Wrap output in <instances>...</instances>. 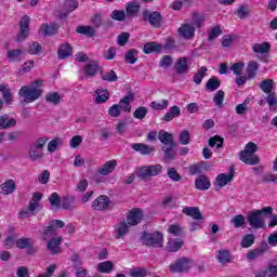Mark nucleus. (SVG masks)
Listing matches in <instances>:
<instances>
[{"label": "nucleus", "instance_id": "obj_1", "mask_svg": "<svg viewBox=\"0 0 277 277\" xmlns=\"http://www.w3.org/2000/svg\"><path fill=\"white\" fill-rule=\"evenodd\" d=\"M42 80H35L30 83V85H24L18 91V96L24 98V103H34L38 101L40 96L43 94L42 88Z\"/></svg>", "mask_w": 277, "mask_h": 277}, {"label": "nucleus", "instance_id": "obj_2", "mask_svg": "<svg viewBox=\"0 0 277 277\" xmlns=\"http://www.w3.org/2000/svg\"><path fill=\"white\" fill-rule=\"evenodd\" d=\"M272 211H274L272 207H265L262 210H253L249 212L247 216V222L249 223V226L255 229L265 228V219H263V216L272 215Z\"/></svg>", "mask_w": 277, "mask_h": 277}, {"label": "nucleus", "instance_id": "obj_3", "mask_svg": "<svg viewBox=\"0 0 277 277\" xmlns=\"http://www.w3.org/2000/svg\"><path fill=\"white\" fill-rule=\"evenodd\" d=\"M259 150V146L254 142H250L245 146V149L240 151L239 159L247 166H259L261 163V158H259L254 153Z\"/></svg>", "mask_w": 277, "mask_h": 277}, {"label": "nucleus", "instance_id": "obj_4", "mask_svg": "<svg viewBox=\"0 0 277 277\" xmlns=\"http://www.w3.org/2000/svg\"><path fill=\"white\" fill-rule=\"evenodd\" d=\"M47 142H49V137L41 136L32 143L28 151L31 161H40L44 157V144Z\"/></svg>", "mask_w": 277, "mask_h": 277}, {"label": "nucleus", "instance_id": "obj_5", "mask_svg": "<svg viewBox=\"0 0 277 277\" xmlns=\"http://www.w3.org/2000/svg\"><path fill=\"white\" fill-rule=\"evenodd\" d=\"M141 241L143 246H147L148 248H163V234L159 232H143Z\"/></svg>", "mask_w": 277, "mask_h": 277}, {"label": "nucleus", "instance_id": "obj_6", "mask_svg": "<svg viewBox=\"0 0 277 277\" xmlns=\"http://www.w3.org/2000/svg\"><path fill=\"white\" fill-rule=\"evenodd\" d=\"M192 265H194L192 259L180 258L170 264L169 269L173 274H183L185 272H189V269H192Z\"/></svg>", "mask_w": 277, "mask_h": 277}, {"label": "nucleus", "instance_id": "obj_7", "mask_svg": "<svg viewBox=\"0 0 277 277\" xmlns=\"http://www.w3.org/2000/svg\"><path fill=\"white\" fill-rule=\"evenodd\" d=\"M161 170H163V167L161 164L142 167L137 171V176L143 181H148L150 176H157L161 174Z\"/></svg>", "mask_w": 277, "mask_h": 277}, {"label": "nucleus", "instance_id": "obj_8", "mask_svg": "<svg viewBox=\"0 0 277 277\" xmlns=\"http://www.w3.org/2000/svg\"><path fill=\"white\" fill-rule=\"evenodd\" d=\"M91 207L94 211H107L111 207V200L107 195H101L92 202Z\"/></svg>", "mask_w": 277, "mask_h": 277}, {"label": "nucleus", "instance_id": "obj_9", "mask_svg": "<svg viewBox=\"0 0 277 277\" xmlns=\"http://www.w3.org/2000/svg\"><path fill=\"white\" fill-rule=\"evenodd\" d=\"M144 220V211L140 208L132 209L127 215L129 226H137Z\"/></svg>", "mask_w": 277, "mask_h": 277}, {"label": "nucleus", "instance_id": "obj_10", "mask_svg": "<svg viewBox=\"0 0 277 277\" xmlns=\"http://www.w3.org/2000/svg\"><path fill=\"white\" fill-rule=\"evenodd\" d=\"M143 18L144 21H148L151 27L156 28L161 27V23H163V19L161 18V13L159 12L143 11Z\"/></svg>", "mask_w": 277, "mask_h": 277}, {"label": "nucleus", "instance_id": "obj_11", "mask_svg": "<svg viewBox=\"0 0 277 277\" xmlns=\"http://www.w3.org/2000/svg\"><path fill=\"white\" fill-rule=\"evenodd\" d=\"M129 223L124 219H119L115 225V237L116 239H122L126 235H129Z\"/></svg>", "mask_w": 277, "mask_h": 277}, {"label": "nucleus", "instance_id": "obj_12", "mask_svg": "<svg viewBox=\"0 0 277 277\" xmlns=\"http://www.w3.org/2000/svg\"><path fill=\"white\" fill-rule=\"evenodd\" d=\"M177 31L184 40H193L194 36H196V27L187 23L183 24Z\"/></svg>", "mask_w": 277, "mask_h": 277}, {"label": "nucleus", "instance_id": "obj_13", "mask_svg": "<svg viewBox=\"0 0 277 277\" xmlns=\"http://www.w3.org/2000/svg\"><path fill=\"white\" fill-rule=\"evenodd\" d=\"M29 16L25 15L22 17L19 27L21 31L17 36V42H23V40H26L29 36Z\"/></svg>", "mask_w": 277, "mask_h": 277}, {"label": "nucleus", "instance_id": "obj_14", "mask_svg": "<svg viewBox=\"0 0 277 277\" xmlns=\"http://www.w3.org/2000/svg\"><path fill=\"white\" fill-rule=\"evenodd\" d=\"M195 187L199 192H207L211 187V180L207 175H199L195 181Z\"/></svg>", "mask_w": 277, "mask_h": 277}, {"label": "nucleus", "instance_id": "obj_15", "mask_svg": "<svg viewBox=\"0 0 277 277\" xmlns=\"http://www.w3.org/2000/svg\"><path fill=\"white\" fill-rule=\"evenodd\" d=\"M131 148L140 155H150V153H155V147L146 145L144 143H134L131 145Z\"/></svg>", "mask_w": 277, "mask_h": 277}, {"label": "nucleus", "instance_id": "obj_16", "mask_svg": "<svg viewBox=\"0 0 277 277\" xmlns=\"http://www.w3.org/2000/svg\"><path fill=\"white\" fill-rule=\"evenodd\" d=\"M158 140L161 144H164V146H176V144H174V136L166 130H160L158 132Z\"/></svg>", "mask_w": 277, "mask_h": 277}, {"label": "nucleus", "instance_id": "obj_17", "mask_svg": "<svg viewBox=\"0 0 277 277\" xmlns=\"http://www.w3.org/2000/svg\"><path fill=\"white\" fill-rule=\"evenodd\" d=\"M62 237H57V238H51L48 241V250H50L51 254H60L62 252V248L60 246H62Z\"/></svg>", "mask_w": 277, "mask_h": 277}, {"label": "nucleus", "instance_id": "obj_18", "mask_svg": "<svg viewBox=\"0 0 277 277\" xmlns=\"http://www.w3.org/2000/svg\"><path fill=\"white\" fill-rule=\"evenodd\" d=\"M116 166H118L116 160L107 161L105 164L98 168L97 172L98 174H102V176H108V174H111V172L116 170Z\"/></svg>", "mask_w": 277, "mask_h": 277}, {"label": "nucleus", "instance_id": "obj_19", "mask_svg": "<svg viewBox=\"0 0 277 277\" xmlns=\"http://www.w3.org/2000/svg\"><path fill=\"white\" fill-rule=\"evenodd\" d=\"M65 12L58 15L60 18H66L70 12H75L79 8L77 0H66L64 3Z\"/></svg>", "mask_w": 277, "mask_h": 277}, {"label": "nucleus", "instance_id": "obj_20", "mask_svg": "<svg viewBox=\"0 0 277 277\" xmlns=\"http://www.w3.org/2000/svg\"><path fill=\"white\" fill-rule=\"evenodd\" d=\"M175 72L177 75H185L189 71V65H187V57H180L174 64Z\"/></svg>", "mask_w": 277, "mask_h": 277}, {"label": "nucleus", "instance_id": "obj_21", "mask_svg": "<svg viewBox=\"0 0 277 277\" xmlns=\"http://www.w3.org/2000/svg\"><path fill=\"white\" fill-rule=\"evenodd\" d=\"M58 28L60 26H57L56 24H42L39 29V36H55Z\"/></svg>", "mask_w": 277, "mask_h": 277}, {"label": "nucleus", "instance_id": "obj_22", "mask_svg": "<svg viewBox=\"0 0 277 277\" xmlns=\"http://www.w3.org/2000/svg\"><path fill=\"white\" fill-rule=\"evenodd\" d=\"M140 2L137 1H131L126 6V15L129 18H133L134 16H137V13L140 12Z\"/></svg>", "mask_w": 277, "mask_h": 277}, {"label": "nucleus", "instance_id": "obj_23", "mask_svg": "<svg viewBox=\"0 0 277 277\" xmlns=\"http://www.w3.org/2000/svg\"><path fill=\"white\" fill-rule=\"evenodd\" d=\"M134 98L135 97L133 94H128L123 98H121L119 104H117V105H119V108L122 111H126L129 114L131 111V103H133Z\"/></svg>", "mask_w": 277, "mask_h": 277}, {"label": "nucleus", "instance_id": "obj_24", "mask_svg": "<svg viewBox=\"0 0 277 277\" xmlns=\"http://www.w3.org/2000/svg\"><path fill=\"white\" fill-rule=\"evenodd\" d=\"M0 193H2L4 196H10V194H14L16 190V183L14 180H8L0 186Z\"/></svg>", "mask_w": 277, "mask_h": 277}, {"label": "nucleus", "instance_id": "obj_25", "mask_svg": "<svg viewBox=\"0 0 277 277\" xmlns=\"http://www.w3.org/2000/svg\"><path fill=\"white\" fill-rule=\"evenodd\" d=\"M253 53H259L260 55H267L272 51V44L269 42L255 43L252 47Z\"/></svg>", "mask_w": 277, "mask_h": 277}, {"label": "nucleus", "instance_id": "obj_26", "mask_svg": "<svg viewBox=\"0 0 277 277\" xmlns=\"http://www.w3.org/2000/svg\"><path fill=\"white\" fill-rule=\"evenodd\" d=\"M235 177V174L233 173V170H230L229 174H224L221 173L216 176V185L222 188L225 187V185H228V183H230V181H233V179Z\"/></svg>", "mask_w": 277, "mask_h": 277}, {"label": "nucleus", "instance_id": "obj_27", "mask_svg": "<svg viewBox=\"0 0 277 277\" xmlns=\"http://www.w3.org/2000/svg\"><path fill=\"white\" fill-rule=\"evenodd\" d=\"M183 213L188 217H193V220H203L202 212L196 207H186L183 209Z\"/></svg>", "mask_w": 277, "mask_h": 277}, {"label": "nucleus", "instance_id": "obj_28", "mask_svg": "<svg viewBox=\"0 0 277 277\" xmlns=\"http://www.w3.org/2000/svg\"><path fill=\"white\" fill-rule=\"evenodd\" d=\"M162 49L163 47H161V44L157 42H148V43H145L143 48V52L146 55H150V53H161Z\"/></svg>", "mask_w": 277, "mask_h": 277}, {"label": "nucleus", "instance_id": "obj_29", "mask_svg": "<svg viewBox=\"0 0 277 277\" xmlns=\"http://www.w3.org/2000/svg\"><path fill=\"white\" fill-rule=\"evenodd\" d=\"M58 60H66V57H70L72 55V48L68 43L61 44L57 50Z\"/></svg>", "mask_w": 277, "mask_h": 277}, {"label": "nucleus", "instance_id": "obj_30", "mask_svg": "<svg viewBox=\"0 0 277 277\" xmlns=\"http://www.w3.org/2000/svg\"><path fill=\"white\" fill-rule=\"evenodd\" d=\"M181 116V107L172 106L169 108L168 113L164 115L163 120L166 122H172L174 118H179Z\"/></svg>", "mask_w": 277, "mask_h": 277}, {"label": "nucleus", "instance_id": "obj_31", "mask_svg": "<svg viewBox=\"0 0 277 277\" xmlns=\"http://www.w3.org/2000/svg\"><path fill=\"white\" fill-rule=\"evenodd\" d=\"M16 124V119L11 118L8 115L0 116V129H12Z\"/></svg>", "mask_w": 277, "mask_h": 277}, {"label": "nucleus", "instance_id": "obj_32", "mask_svg": "<svg viewBox=\"0 0 277 277\" xmlns=\"http://www.w3.org/2000/svg\"><path fill=\"white\" fill-rule=\"evenodd\" d=\"M6 58L9 62H21L23 60V50H9L6 52Z\"/></svg>", "mask_w": 277, "mask_h": 277}, {"label": "nucleus", "instance_id": "obj_33", "mask_svg": "<svg viewBox=\"0 0 277 277\" xmlns=\"http://www.w3.org/2000/svg\"><path fill=\"white\" fill-rule=\"evenodd\" d=\"M259 72V63L256 61H250L247 65L248 79H254Z\"/></svg>", "mask_w": 277, "mask_h": 277}, {"label": "nucleus", "instance_id": "obj_34", "mask_svg": "<svg viewBox=\"0 0 277 277\" xmlns=\"http://www.w3.org/2000/svg\"><path fill=\"white\" fill-rule=\"evenodd\" d=\"M205 21H207V17L203 14L194 12L193 16H192L190 25H193V27H196L197 29H200V27H202V23H205Z\"/></svg>", "mask_w": 277, "mask_h": 277}, {"label": "nucleus", "instance_id": "obj_35", "mask_svg": "<svg viewBox=\"0 0 277 277\" xmlns=\"http://www.w3.org/2000/svg\"><path fill=\"white\" fill-rule=\"evenodd\" d=\"M0 92L6 105H12V90L5 84H0Z\"/></svg>", "mask_w": 277, "mask_h": 277}, {"label": "nucleus", "instance_id": "obj_36", "mask_svg": "<svg viewBox=\"0 0 277 277\" xmlns=\"http://www.w3.org/2000/svg\"><path fill=\"white\" fill-rule=\"evenodd\" d=\"M259 88L262 90V92H264V94H271V92L274 90V80L265 79L260 82Z\"/></svg>", "mask_w": 277, "mask_h": 277}, {"label": "nucleus", "instance_id": "obj_37", "mask_svg": "<svg viewBox=\"0 0 277 277\" xmlns=\"http://www.w3.org/2000/svg\"><path fill=\"white\" fill-rule=\"evenodd\" d=\"M222 85V81L217 77L210 78L206 83V89L209 92H215Z\"/></svg>", "mask_w": 277, "mask_h": 277}, {"label": "nucleus", "instance_id": "obj_38", "mask_svg": "<svg viewBox=\"0 0 277 277\" xmlns=\"http://www.w3.org/2000/svg\"><path fill=\"white\" fill-rule=\"evenodd\" d=\"M183 248V240L170 239L167 245L168 252H179V249Z\"/></svg>", "mask_w": 277, "mask_h": 277}, {"label": "nucleus", "instance_id": "obj_39", "mask_svg": "<svg viewBox=\"0 0 277 277\" xmlns=\"http://www.w3.org/2000/svg\"><path fill=\"white\" fill-rule=\"evenodd\" d=\"M61 205L66 211H72L75 205V196L67 195L62 198Z\"/></svg>", "mask_w": 277, "mask_h": 277}, {"label": "nucleus", "instance_id": "obj_40", "mask_svg": "<svg viewBox=\"0 0 277 277\" xmlns=\"http://www.w3.org/2000/svg\"><path fill=\"white\" fill-rule=\"evenodd\" d=\"M84 72H85L87 77H94V75H96V72H98V63H96L94 61L88 63L84 67Z\"/></svg>", "mask_w": 277, "mask_h": 277}, {"label": "nucleus", "instance_id": "obj_41", "mask_svg": "<svg viewBox=\"0 0 277 277\" xmlns=\"http://www.w3.org/2000/svg\"><path fill=\"white\" fill-rule=\"evenodd\" d=\"M76 34H81L82 36H87L88 38H92L96 31L92 26H78L76 29Z\"/></svg>", "mask_w": 277, "mask_h": 277}, {"label": "nucleus", "instance_id": "obj_42", "mask_svg": "<svg viewBox=\"0 0 277 277\" xmlns=\"http://www.w3.org/2000/svg\"><path fill=\"white\" fill-rule=\"evenodd\" d=\"M97 271L101 274H111L114 272V263L111 261L102 262L97 265Z\"/></svg>", "mask_w": 277, "mask_h": 277}, {"label": "nucleus", "instance_id": "obj_43", "mask_svg": "<svg viewBox=\"0 0 277 277\" xmlns=\"http://www.w3.org/2000/svg\"><path fill=\"white\" fill-rule=\"evenodd\" d=\"M45 102L51 103V105H60L62 103V95L57 92H50L45 95Z\"/></svg>", "mask_w": 277, "mask_h": 277}, {"label": "nucleus", "instance_id": "obj_44", "mask_svg": "<svg viewBox=\"0 0 277 277\" xmlns=\"http://www.w3.org/2000/svg\"><path fill=\"white\" fill-rule=\"evenodd\" d=\"M207 67H201L199 70L194 75L193 81L196 85H200L202 83V79L207 77Z\"/></svg>", "mask_w": 277, "mask_h": 277}, {"label": "nucleus", "instance_id": "obj_45", "mask_svg": "<svg viewBox=\"0 0 277 277\" xmlns=\"http://www.w3.org/2000/svg\"><path fill=\"white\" fill-rule=\"evenodd\" d=\"M95 101L96 103H106L109 98V92H107V90H103V89H97L95 91Z\"/></svg>", "mask_w": 277, "mask_h": 277}, {"label": "nucleus", "instance_id": "obj_46", "mask_svg": "<svg viewBox=\"0 0 277 277\" xmlns=\"http://www.w3.org/2000/svg\"><path fill=\"white\" fill-rule=\"evenodd\" d=\"M31 246H34V241H31V238H19L16 240V248H18L19 250L31 248Z\"/></svg>", "mask_w": 277, "mask_h": 277}, {"label": "nucleus", "instance_id": "obj_47", "mask_svg": "<svg viewBox=\"0 0 277 277\" xmlns=\"http://www.w3.org/2000/svg\"><path fill=\"white\" fill-rule=\"evenodd\" d=\"M168 233H170V235H173L174 237H183V235H185L183 227L176 224L170 225Z\"/></svg>", "mask_w": 277, "mask_h": 277}, {"label": "nucleus", "instance_id": "obj_48", "mask_svg": "<svg viewBox=\"0 0 277 277\" xmlns=\"http://www.w3.org/2000/svg\"><path fill=\"white\" fill-rule=\"evenodd\" d=\"M232 224L235 228H241L246 226V216L237 214L232 219Z\"/></svg>", "mask_w": 277, "mask_h": 277}, {"label": "nucleus", "instance_id": "obj_49", "mask_svg": "<svg viewBox=\"0 0 277 277\" xmlns=\"http://www.w3.org/2000/svg\"><path fill=\"white\" fill-rule=\"evenodd\" d=\"M50 205L52 207H55V209H60L62 207V197H60V194L52 193L49 197Z\"/></svg>", "mask_w": 277, "mask_h": 277}, {"label": "nucleus", "instance_id": "obj_50", "mask_svg": "<svg viewBox=\"0 0 277 277\" xmlns=\"http://www.w3.org/2000/svg\"><path fill=\"white\" fill-rule=\"evenodd\" d=\"M254 239H256L254 234H247L240 242L241 248H250L254 243Z\"/></svg>", "mask_w": 277, "mask_h": 277}, {"label": "nucleus", "instance_id": "obj_51", "mask_svg": "<svg viewBox=\"0 0 277 277\" xmlns=\"http://www.w3.org/2000/svg\"><path fill=\"white\" fill-rule=\"evenodd\" d=\"M113 21H119L120 23L127 21V13L122 10H115L110 14Z\"/></svg>", "mask_w": 277, "mask_h": 277}, {"label": "nucleus", "instance_id": "obj_52", "mask_svg": "<svg viewBox=\"0 0 277 277\" xmlns=\"http://www.w3.org/2000/svg\"><path fill=\"white\" fill-rule=\"evenodd\" d=\"M168 105H170V102L168 100H163L161 103H159V102H151L149 104L151 109H155L156 111H161L163 109H168Z\"/></svg>", "mask_w": 277, "mask_h": 277}, {"label": "nucleus", "instance_id": "obj_53", "mask_svg": "<svg viewBox=\"0 0 277 277\" xmlns=\"http://www.w3.org/2000/svg\"><path fill=\"white\" fill-rule=\"evenodd\" d=\"M130 276L131 277H147L148 271L143 267H134L130 271Z\"/></svg>", "mask_w": 277, "mask_h": 277}, {"label": "nucleus", "instance_id": "obj_54", "mask_svg": "<svg viewBox=\"0 0 277 277\" xmlns=\"http://www.w3.org/2000/svg\"><path fill=\"white\" fill-rule=\"evenodd\" d=\"M219 263H230V252L228 250H220L217 255Z\"/></svg>", "mask_w": 277, "mask_h": 277}, {"label": "nucleus", "instance_id": "obj_55", "mask_svg": "<svg viewBox=\"0 0 277 277\" xmlns=\"http://www.w3.org/2000/svg\"><path fill=\"white\" fill-rule=\"evenodd\" d=\"M266 272H267V274H266L267 277H276L277 276V261L276 260H272L268 263V267H267Z\"/></svg>", "mask_w": 277, "mask_h": 277}, {"label": "nucleus", "instance_id": "obj_56", "mask_svg": "<svg viewBox=\"0 0 277 277\" xmlns=\"http://www.w3.org/2000/svg\"><path fill=\"white\" fill-rule=\"evenodd\" d=\"M213 101H214L216 107H220V108L224 107V91L219 90L214 94Z\"/></svg>", "mask_w": 277, "mask_h": 277}, {"label": "nucleus", "instance_id": "obj_57", "mask_svg": "<svg viewBox=\"0 0 277 277\" xmlns=\"http://www.w3.org/2000/svg\"><path fill=\"white\" fill-rule=\"evenodd\" d=\"M224 145V138H222L221 136H213L210 137L209 140V146L211 148H213L214 146H216V148H222V146Z\"/></svg>", "mask_w": 277, "mask_h": 277}, {"label": "nucleus", "instance_id": "obj_58", "mask_svg": "<svg viewBox=\"0 0 277 277\" xmlns=\"http://www.w3.org/2000/svg\"><path fill=\"white\" fill-rule=\"evenodd\" d=\"M235 111L238 116H246L248 114V100L241 104H238L235 108Z\"/></svg>", "mask_w": 277, "mask_h": 277}, {"label": "nucleus", "instance_id": "obj_59", "mask_svg": "<svg viewBox=\"0 0 277 277\" xmlns=\"http://www.w3.org/2000/svg\"><path fill=\"white\" fill-rule=\"evenodd\" d=\"M126 62L128 64H135L137 62V51L130 50L126 53Z\"/></svg>", "mask_w": 277, "mask_h": 277}, {"label": "nucleus", "instance_id": "obj_60", "mask_svg": "<svg viewBox=\"0 0 277 277\" xmlns=\"http://www.w3.org/2000/svg\"><path fill=\"white\" fill-rule=\"evenodd\" d=\"M189 142H192V135L189 134V131H182L180 134V144H182L183 146H187Z\"/></svg>", "mask_w": 277, "mask_h": 277}, {"label": "nucleus", "instance_id": "obj_61", "mask_svg": "<svg viewBox=\"0 0 277 277\" xmlns=\"http://www.w3.org/2000/svg\"><path fill=\"white\" fill-rule=\"evenodd\" d=\"M146 114H148V109L144 106H141V107L136 108V110L133 113V116L137 120H144V118H146Z\"/></svg>", "mask_w": 277, "mask_h": 277}, {"label": "nucleus", "instance_id": "obj_62", "mask_svg": "<svg viewBox=\"0 0 277 277\" xmlns=\"http://www.w3.org/2000/svg\"><path fill=\"white\" fill-rule=\"evenodd\" d=\"M167 174L169 179H171V181H174L175 183H179V181L183 179L181 174H179V171H176V169L174 168H169Z\"/></svg>", "mask_w": 277, "mask_h": 277}, {"label": "nucleus", "instance_id": "obj_63", "mask_svg": "<svg viewBox=\"0 0 277 277\" xmlns=\"http://www.w3.org/2000/svg\"><path fill=\"white\" fill-rule=\"evenodd\" d=\"M103 81H118V76L116 75V71L114 69H110L108 72L102 75Z\"/></svg>", "mask_w": 277, "mask_h": 277}, {"label": "nucleus", "instance_id": "obj_64", "mask_svg": "<svg viewBox=\"0 0 277 277\" xmlns=\"http://www.w3.org/2000/svg\"><path fill=\"white\" fill-rule=\"evenodd\" d=\"M219 36H222V28H220V26H215L211 29L208 36V41L212 42V40H215V38H219Z\"/></svg>", "mask_w": 277, "mask_h": 277}]
</instances>
